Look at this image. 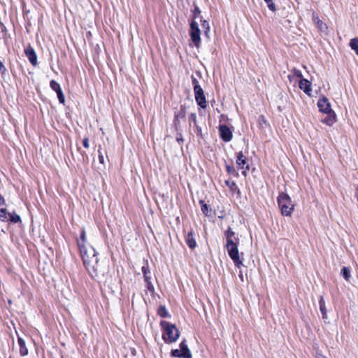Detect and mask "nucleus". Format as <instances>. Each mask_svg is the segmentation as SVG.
<instances>
[{"mask_svg":"<svg viewBox=\"0 0 358 358\" xmlns=\"http://www.w3.org/2000/svg\"><path fill=\"white\" fill-rule=\"evenodd\" d=\"M85 268L90 276L97 281L103 278L106 271V267L103 264L99 263L98 258H92V260L90 261V264L89 262L87 263Z\"/></svg>","mask_w":358,"mask_h":358,"instance_id":"nucleus-1","label":"nucleus"},{"mask_svg":"<svg viewBox=\"0 0 358 358\" xmlns=\"http://www.w3.org/2000/svg\"><path fill=\"white\" fill-rule=\"evenodd\" d=\"M160 325L164 329L162 338L166 343H173L178 340L180 331L175 324L166 321H162Z\"/></svg>","mask_w":358,"mask_h":358,"instance_id":"nucleus-2","label":"nucleus"},{"mask_svg":"<svg viewBox=\"0 0 358 358\" xmlns=\"http://www.w3.org/2000/svg\"><path fill=\"white\" fill-rule=\"evenodd\" d=\"M277 201L283 216H290L294 208L291 198L288 194L284 192L279 194Z\"/></svg>","mask_w":358,"mask_h":358,"instance_id":"nucleus-3","label":"nucleus"},{"mask_svg":"<svg viewBox=\"0 0 358 358\" xmlns=\"http://www.w3.org/2000/svg\"><path fill=\"white\" fill-rule=\"evenodd\" d=\"M238 243V241H229L228 243H226V248L229 257L232 259L235 266L240 268L243 266V261L239 257Z\"/></svg>","mask_w":358,"mask_h":358,"instance_id":"nucleus-4","label":"nucleus"},{"mask_svg":"<svg viewBox=\"0 0 358 358\" xmlns=\"http://www.w3.org/2000/svg\"><path fill=\"white\" fill-rule=\"evenodd\" d=\"M78 247L85 266H87V262L90 263V261L92 260V258H98V253L94 248L90 246L87 248L84 244H81L80 242H78Z\"/></svg>","mask_w":358,"mask_h":358,"instance_id":"nucleus-5","label":"nucleus"},{"mask_svg":"<svg viewBox=\"0 0 358 358\" xmlns=\"http://www.w3.org/2000/svg\"><path fill=\"white\" fill-rule=\"evenodd\" d=\"M179 346H180V350L175 349V350H171V356L175 357H179V358H191L192 357L191 352H190L189 349L188 348V346L187 345L185 340H183L180 343Z\"/></svg>","mask_w":358,"mask_h":358,"instance_id":"nucleus-6","label":"nucleus"},{"mask_svg":"<svg viewBox=\"0 0 358 358\" xmlns=\"http://www.w3.org/2000/svg\"><path fill=\"white\" fill-rule=\"evenodd\" d=\"M189 35L194 45L196 48H199L201 43V31L199 27L198 23L194 20L192 21V22L190 23Z\"/></svg>","mask_w":358,"mask_h":358,"instance_id":"nucleus-7","label":"nucleus"},{"mask_svg":"<svg viewBox=\"0 0 358 358\" xmlns=\"http://www.w3.org/2000/svg\"><path fill=\"white\" fill-rule=\"evenodd\" d=\"M195 101L198 106L205 109L207 107L206 99L202 87L194 89Z\"/></svg>","mask_w":358,"mask_h":358,"instance_id":"nucleus-8","label":"nucleus"},{"mask_svg":"<svg viewBox=\"0 0 358 358\" xmlns=\"http://www.w3.org/2000/svg\"><path fill=\"white\" fill-rule=\"evenodd\" d=\"M220 136L224 142H229L231 141L233 135L232 132L226 124H221L219 127Z\"/></svg>","mask_w":358,"mask_h":358,"instance_id":"nucleus-9","label":"nucleus"},{"mask_svg":"<svg viewBox=\"0 0 358 358\" xmlns=\"http://www.w3.org/2000/svg\"><path fill=\"white\" fill-rule=\"evenodd\" d=\"M50 86L52 90H54L57 95L58 100L60 103L64 104L65 96L62 92L60 85L55 80H52L50 83Z\"/></svg>","mask_w":358,"mask_h":358,"instance_id":"nucleus-10","label":"nucleus"},{"mask_svg":"<svg viewBox=\"0 0 358 358\" xmlns=\"http://www.w3.org/2000/svg\"><path fill=\"white\" fill-rule=\"evenodd\" d=\"M317 107L320 111L323 113H329L330 112H332L331 104L328 99L325 96H323L322 99L318 100Z\"/></svg>","mask_w":358,"mask_h":358,"instance_id":"nucleus-11","label":"nucleus"},{"mask_svg":"<svg viewBox=\"0 0 358 358\" xmlns=\"http://www.w3.org/2000/svg\"><path fill=\"white\" fill-rule=\"evenodd\" d=\"M236 164L239 169L249 170V165L247 164V158L243 155V152L240 151L236 153Z\"/></svg>","mask_w":358,"mask_h":358,"instance_id":"nucleus-12","label":"nucleus"},{"mask_svg":"<svg viewBox=\"0 0 358 358\" xmlns=\"http://www.w3.org/2000/svg\"><path fill=\"white\" fill-rule=\"evenodd\" d=\"M24 53H25L27 57L28 58L29 61L30 62V63L33 66H36L38 64L37 55L36 54L34 49L31 45H29L24 50Z\"/></svg>","mask_w":358,"mask_h":358,"instance_id":"nucleus-13","label":"nucleus"},{"mask_svg":"<svg viewBox=\"0 0 358 358\" xmlns=\"http://www.w3.org/2000/svg\"><path fill=\"white\" fill-rule=\"evenodd\" d=\"M299 87L305 94L310 95L312 92L311 83L307 79L301 78L299 81Z\"/></svg>","mask_w":358,"mask_h":358,"instance_id":"nucleus-14","label":"nucleus"},{"mask_svg":"<svg viewBox=\"0 0 358 358\" xmlns=\"http://www.w3.org/2000/svg\"><path fill=\"white\" fill-rule=\"evenodd\" d=\"M185 242L190 249H194L196 247L195 235L192 229H191L186 235Z\"/></svg>","mask_w":358,"mask_h":358,"instance_id":"nucleus-15","label":"nucleus"},{"mask_svg":"<svg viewBox=\"0 0 358 358\" xmlns=\"http://www.w3.org/2000/svg\"><path fill=\"white\" fill-rule=\"evenodd\" d=\"M326 114L327 115V117L322 119V122L327 125L331 126L336 122V114L333 110Z\"/></svg>","mask_w":358,"mask_h":358,"instance_id":"nucleus-16","label":"nucleus"},{"mask_svg":"<svg viewBox=\"0 0 358 358\" xmlns=\"http://www.w3.org/2000/svg\"><path fill=\"white\" fill-rule=\"evenodd\" d=\"M312 19L313 21L316 24L317 27L320 30L324 31V29H327L326 24H324L322 20H320L317 14L315 12L313 13Z\"/></svg>","mask_w":358,"mask_h":358,"instance_id":"nucleus-17","label":"nucleus"},{"mask_svg":"<svg viewBox=\"0 0 358 358\" xmlns=\"http://www.w3.org/2000/svg\"><path fill=\"white\" fill-rule=\"evenodd\" d=\"M17 342H18V344H19V346H20V354L21 356H26L28 355V349L26 347V344H25V341L24 340L21 338V337H18L17 338Z\"/></svg>","mask_w":358,"mask_h":358,"instance_id":"nucleus-18","label":"nucleus"},{"mask_svg":"<svg viewBox=\"0 0 358 358\" xmlns=\"http://www.w3.org/2000/svg\"><path fill=\"white\" fill-rule=\"evenodd\" d=\"M199 204L201 206V210L202 213L208 217L211 216L212 208L210 206L207 205L203 200L199 201Z\"/></svg>","mask_w":358,"mask_h":358,"instance_id":"nucleus-19","label":"nucleus"},{"mask_svg":"<svg viewBox=\"0 0 358 358\" xmlns=\"http://www.w3.org/2000/svg\"><path fill=\"white\" fill-rule=\"evenodd\" d=\"M224 236L227 243H228L229 241H239V239L235 236V232L230 227H229L227 230L224 232Z\"/></svg>","mask_w":358,"mask_h":358,"instance_id":"nucleus-20","label":"nucleus"},{"mask_svg":"<svg viewBox=\"0 0 358 358\" xmlns=\"http://www.w3.org/2000/svg\"><path fill=\"white\" fill-rule=\"evenodd\" d=\"M141 271L143 274L145 281H148V280H151L150 271L149 268L148 261L144 262V264L142 266Z\"/></svg>","mask_w":358,"mask_h":358,"instance_id":"nucleus-21","label":"nucleus"},{"mask_svg":"<svg viewBox=\"0 0 358 358\" xmlns=\"http://www.w3.org/2000/svg\"><path fill=\"white\" fill-rule=\"evenodd\" d=\"M319 305H320V310L321 311L322 318L323 319H327V311L325 306V301L324 299V297L322 296H320V300H319Z\"/></svg>","mask_w":358,"mask_h":358,"instance_id":"nucleus-22","label":"nucleus"},{"mask_svg":"<svg viewBox=\"0 0 358 358\" xmlns=\"http://www.w3.org/2000/svg\"><path fill=\"white\" fill-rule=\"evenodd\" d=\"M186 115V107L181 105L180 109L174 112V116L178 119H184Z\"/></svg>","mask_w":358,"mask_h":358,"instance_id":"nucleus-23","label":"nucleus"},{"mask_svg":"<svg viewBox=\"0 0 358 358\" xmlns=\"http://www.w3.org/2000/svg\"><path fill=\"white\" fill-rule=\"evenodd\" d=\"M201 26L203 29V34L204 36H206L208 38H210L209 34H210V25L207 20H201Z\"/></svg>","mask_w":358,"mask_h":358,"instance_id":"nucleus-24","label":"nucleus"},{"mask_svg":"<svg viewBox=\"0 0 358 358\" xmlns=\"http://www.w3.org/2000/svg\"><path fill=\"white\" fill-rule=\"evenodd\" d=\"M8 220L12 223H18L21 222L20 216L15 212L8 213Z\"/></svg>","mask_w":358,"mask_h":358,"instance_id":"nucleus-25","label":"nucleus"},{"mask_svg":"<svg viewBox=\"0 0 358 358\" xmlns=\"http://www.w3.org/2000/svg\"><path fill=\"white\" fill-rule=\"evenodd\" d=\"M350 46L358 55V38H352L350 41Z\"/></svg>","mask_w":358,"mask_h":358,"instance_id":"nucleus-26","label":"nucleus"},{"mask_svg":"<svg viewBox=\"0 0 358 358\" xmlns=\"http://www.w3.org/2000/svg\"><path fill=\"white\" fill-rule=\"evenodd\" d=\"M8 213L6 208L0 209V221L7 222L8 221Z\"/></svg>","mask_w":358,"mask_h":358,"instance_id":"nucleus-27","label":"nucleus"},{"mask_svg":"<svg viewBox=\"0 0 358 358\" xmlns=\"http://www.w3.org/2000/svg\"><path fill=\"white\" fill-rule=\"evenodd\" d=\"M341 274H342L343 277L345 278V280H346L347 281L350 280L351 275H350V270L349 268L344 266L341 269Z\"/></svg>","mask_w":358,"mask_h":358,"instance_id":"nucleus-28","label":"nucleus"},{"mask_svg":"<svg viewBox=\"0 0 358 358\" xmlns=\"http://www.w3.org/2000/svg\"><path fill=\"white\" fill-rule=\"evenodd\" d=\"M158 314L160 317L165 318L169 317V314L165 306H160L158 309Z\"/></svg>","mask_w":358,"mask_h":358,"instance_id":"nucleus-29","label":"nucleus"},{"mask_svg":"<svg viewBox=\"0 0 358 358\" xmlns=\"http://www.w3.org/2000/svg\"><path fill=\"white\" fill-rule=\"evenodd\" d=\"M266 3L267 4V6L268 9L273 12H275L277 10V7L275 4L273 2L272 0H264Z\"/></svg>","mask_w":358,"mask_h":358,"instance_id":"nucleus-30","label":"nucleus"},{"mask_svg":"<svg viewBox=\"0 0 358 358\" xmlns=\"http://www.w3.org/2000/svg\"><path fill=\"white\" fill-rule=\"evenodd\" d=\"M225 167H226V171L229 174L238 176V173L236 171L235 169L233 166L226 164Z\"/></svg>","mask_w":358,"mask_h":358,"instance_id":"nucleus-31","label":"nucleus"},{"mask_svg":"<svg viewBox=\"0 0 358 358\" xmlns=\"http://www.w3.org/2000/svg\"><path fill=\"white\" fill-rule=\"evenodd\" d=\"M176 141L178 143L179 145H182L184 142V138L182 136V133L179 131H176Z\"/></svg>","mask_w":358,"mask_h":358,"instance_id":"nucleus-32","label":"nucleus"},{"mask_svg":"<svg viewBox=\"0 0 358 358\" xmlns=\"http://www.w3.org/2000/svg\"><path fill=\"white\" fill-rule=\"evenodd\" d=\"M180 119H178L174 116L173 125L176 129V131H179L180 129Z\"/></svg>","mask_w":358,"mask_h":358,"instance_id":"nucleus-33","label":"nucleus"},{"mask_svg":"<svg viewBox=\"0 0 358 358\" xmlns=\"http://www.w3.org/2000/svg\"><path fill=\"white\" fill-rule=\"evenodd\" d=\"M191 78H192V83L194 89H197V88L201 87L199 83L198 80L194 76H192Z\"/></svg>","mask_w":358,"mask_h":358,"instance_id":"nucleus-34","label":"nucleus"},{"mask_svg":"<svg viewBox=\"0 0 358 358\" xmlns=\"http://www.w3.org/2000/svg\"><path fill=\"white\" fill-rule=\"evenodd\" d=\"M80 238V240L78 241V243L80 242L81 244L85 245V242L86 241V233H85V230L84 229H83L81 231Z\"/></svg>","mask_w":358,"mask_h":358,"instance_id":"nucleus-35","label":"nucleus"},{"mask_svg":"<svg viewBox=\"0 0 358 358\" xmlns=\"http://www.w3.org/2000/svg\"><path fill=\"white\" fill-rule=\"evenodd\" d=\"M101 146H99L98 152H99V161L101 164H104V157L103 155L101 152Z\"/></svg>","mask_w":358,"mask_h":358,"instance_id":"nucleus-36","label":"nucleus"},{"mask_svg":"<svg viewBox=\"0 0 358 358\" xmlns=\"http://www.w3.org/2000/svg\"><path fill=\"white\" fill-rule=\"evenodd\" d=\"M145 283H146V287H147V289L150 292H155V288H154V286L152 285V282H151V280H148V281H145Z\"/></svg>","mask_w":358,"mask_h":358,"instance_id":"nucleus-37","label":"nucleus"},{"mask_svg":"<svg viewBox=\"0 0 358 358\" xmlns=\"http://www.w3.org/2000/svg\"><path fill=\"white\" fill-rule=\"evenodd\" d=\"M225 184L227 187H229L231 189H233L234 187H236V184L234 181L226 180Z\"/></svg>","mask_w":358,"mask_h":358,"instance_id":"nucleus-38","label":"nucleus"},{"mask_svg":"<svg viewBox=\"0 0 358 358\" xmlns=\"http://www.w3.org/2000/svg\"><path fill=\"white\" fill-rule=\"evenodd\" d=\"M292 72L294 75V76L297 77V78H303V75H302V73L300 70L299 69H294L292 70Z\"/></svg>","mask_w":358,"mask_h":358,"instance_id":"nucleus-39","label":"nucleus"},{"mask_svg":"<svg viewBox=\"0 0 358 358\" xmlns=\"http://www.w3.org/2000/svg\"><path fill=\"white\" fill-rule=\"evenodd\" d=\"M189 121L193 122L194 124L196 125L197 124L196 113H192L189 115Z\"/></svg>","mask_w":358,"mask_h":358,"instance_id":"nucleus-40","label":"nucleus"},{"mask_svg":"<svg viewBox=\"0 0 358 358\" xmlns=\"http://www.w3.org/2000/svg\"><path fill=\"white\" fill-rule=\"evenodd\" d=\"M83 145L85 148H89L90 143H89V138L87 137L85 138L83 141Z\"/></svg>","mask_w":358,"mask_h":358,"instance_id":"nucleus-41","label":"nucleus"},{"mask_svg":"<svg viewBox=\"0 0 358 358\" xmlns=\"http://www.w3.org/2000/svg\"><path fill=\"white\" fill-rule=\"evenodd\" d=\"M194 131L197 135L201 134V127L197 124L194 125Z\"/></svg>","mask_w":358,"mask_h":358,"instance_id":"nucleus-42","label":"nucleus"},{"mask_svg":"<svg viewBox=\"0 0 358 358\" xmlns=\"http://www.w3.org/2000/svg\"><path fill=\"white\" fill-rule=\"evenodd\" d=\"M6 71V69L5 66L3 65V62L0 60V73H4Z\"/></svg>","mask_w":358,"mask_h":358,"instance_id":"nucleus-43","label":"nucleus"},{"mask_svg":"<svg viewBox=\"0 0 358 358\" xmlns=\"http://www.w3.org/2000/svg\"><path fill=\"white\" fill-rule=\"evenodd\" d=\"M194 13L195 14L194 17H196V15H199V14H200V13H201V10H200L199 8L197 6H196L194 7Z\"/></svg>","mask_w":358,"mask_h":358,"instance_id":"nucleus-44","label":"nucleus"},{"mask_svg":"<svg viewBox=\"0 0 358 358\" xmlns=\"http://www.w3.org/2000/svg\"><path fill=\"white\" fill-rule=\"evenodd\" d=\"M6 31V27L0 22V34Z\"/></svg>","mask_w":358,"mask_h":358,"instance_id":"nucleus-45","label":"nucleus"},{"mask_svg":"<svg viewBox=\"0 0 358 358\" xmlns=\"http://www.w3.org/2000/svg\"><path fill=\"white\" fill-rule=\"evenodd\" d=\"M6 204V201H5V199L3 198V196H0V206H3Z\"/></svg>","mask_w":358,"mask_h":358,"instance_id":"nucleus-46","label":"nucleus"},{"mask_svg":"<svg viewBox=\"0 0 358 358\" xmlns=\"http://www.w3.org/2000/svg\"><path fill=\"white\" fill-rule=\"evenodd\" d=\"M242 174L244 175V176H246V171H242Z\"/></svg>","mask_w":358,"mask_h":358,"instance_id":"nucleus-47","label":"nucleus"},{"mask_svg":"<svg viewBox=\"0 0 358 358\" xmlns=\"http://www.w3.org/2000/svg\"><path fill=\"white\" fill-rule=\"evenodd\" d=\"M317 358H327V357H324L322 355H320V356L317 357Z\"/></svg>","mask_w":358,"mask_h":358,"instance_id":"nucleus-48","label":"nucleus"},{"mask_svg":"<svg viewBox=\"0 0 358 358\" xmlns=\"http://www.w3.org/2000/svg\"><path fill=\"white\" fill-rule=\"evenodd\" d=\"M240 278H241L243 280V275H240Z\"/></svg>","mask_w":358,"mask_h":358,"instance_id":"nucleus-49","label":"nucleus"},{"mask_svg":"<svg viewBox=\"0 0 358 358\" xmlns=\"http://www.w3.org/2000/svg\"><path fill=\"white\" fill-rule=\"evenodd\" d=\"M2 196L1 194H0V196Z\"/></svg>","mask_w":358,"mask_h":358,"instance_id":"nucleus-50","label":"nucleus"}]
</instances>
